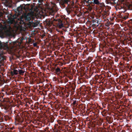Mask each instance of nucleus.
<instances>
[{"instance_id": "obj_5", "label": "nucleus", "mask_w": 132, "mask_h": 132, "mask_svg": "<svg viewBox=\"0 0 132 132\" xmlns=\"http://www.w3.org/2000/svg\"><path fill=\"white\" fill-rule=\"evenodd\" d=\"M94 3L96 4H99V2L98 0H94Z\"/></svg>"}, {"instance_id": "obj_2", "label": "nucleus", "mask_w": 132, "mask_h": 132, "mask_svg": "<svg viewBox=\"0 0 132 132\" xmlns=\"http://www.w3.org/2000/svg\"><path fill=\"white\" fill-rule=\"evenodd\" d=\"M34 6L30 4L26 5L24 7V9L26 11H28L29 10H32Z\"/></svg>"}, {"instance_id": "obj_10", "label": "nucleus", "mask_w": 132, "mask_h": 132, "mask_svg": "<svg viewBox=\"0 0 132 132\" xmlns=\"http://www.w3.org/2000/svg\"><path fill=\"white\" fill-rule=\"evenodd\" d=\"M60 26L61 27H62V25H61V26Z\"/></svg>"}, {"instance_id": "obj_7", "label": "nucleus", "mask_w": 132, "mask_h": 132, "mask_svg": "<svg viewBox=\"0 0 132 132\" xmlns=\"http://www.w3.org/2000/svg\"><path fill=\"white\" fill-rule=\"evenodd\" d=\"M18 72H19V73L20 74H22L24 73V71H22L21 70H19Z\"/></svg>"}, {"instance_id": "obj_9", "label": "nucleus", "mask_w": 132, "mask_h": 132, "mask_svg": "<svg viewBox=\"0 0 132 132\" xmlns=\"http://www.w3.org/2000/svg\"><path fill=\"white\" fill-rule=\"evenodd\" d=\"M68 0H65L64 1V3H66L67 4L68 3Z\"/></svg>"}, {"instance_id": "obj_8", "label": "nucleus", "mask_w": 132, "mask_h": 132, "mask_svg": "<svg viewBox=\"0 0 132 132\" xmlns=\"http://www.w3.org/2000/svg\"><path fill=\"white\" fill-rule=\"evenodd\" d=\"M56 71L57 72H59L60 71V69L59 68H57L56 69Z\"/></svg>"}, {"instance_id": "obj_4", "label": "nucleus", "mask_w": 132, "mask_h": 132, "mask_svg": "<svg viewBox=\"0 0 132 132\" xmlns=\"http://www.w3.org/2000/svg\"><path fill=\"white\" fill-rule=\"evenodd\" d=\"M18 71L17 70H14L11 72V74L12 75L18 74Z\"/></svg>"}, {"instance_id": "obj_6", "label": "nucleus", "mask_w": 132, "mask_h": 132, "mask_svg": "<svg viewBox=\"0 0 132 132\" xmlns=\"http://www.w3.org/2000/svg\"><path fill=\"white\" fill-rule=\"evenodd\" d=\"M21 7H18L17 10L19 12H21Z\"/></svg>"}, {"instance_id": "obj_11", "label": "nucleus", "mask_w": 132, "mask_h": 132, "mask_svg": "<svg viewBox=\"0 0 132 132\" xmlns=\"http://www.w3.org/2000/svg\"><path fill=\"white\" fill-rule=\"evenodd\" d=\"M43 0H40L41 1H43Z\"/></svg>"}, {"instance_id": "obj_3", "label": "nucleus", "mask_w": 132, "mask_h": 132, "mask_svg": "<svg viewBox=\"0 0 132 132\" xmlns=\"http://www.w3.org/2000/svg\"><path fill=\"white\" fill-rule=\"evenodd\" d=\"M15 19L10 18L9 19V21L8 22L9 23L12 24L15 23Z\"/></svg>"}, {"instance_id": "obj_1", "label": "nucleus", "mask_w": 132, "mask_h": 132, "mask_svg": "<svg viewBox=\"0 0 132 132\" xmlns=\"http://www.w3.org/2000/svg\"><path fill=\"white\" fill-rule=\"evenodd\" d=\"M38 11V9L36 8L33 11V12L32 11L27 14H24L23 17L26 20H30L31 19V17L33 16L36 15L37 14V12Z\"/></svg>"}, {"instance_id": "obj_12", "label": "nucleus", "mask_w": 132, "mask_h": 132, "mask_svg": "<svg viewBox=\"0 0 132 132\" xmlns=\"http://www.w3.org/2000/svg\"><path fill=\"white\" fill-rule=\"evenodd\" d=\"M6 47H7V48H8V46H6Z\"/></svg>"}]
</instances>
